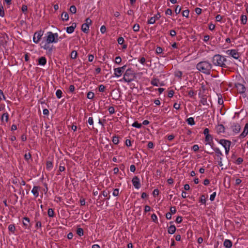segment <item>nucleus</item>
Listing matches in <instances>:
<instances>
[{"instance_id":"obj_44","label":"nucleus","mask_w":248,"mask_h":248,"mask_svg":"<svg viewBox=\"0 0 248 248\" xmlns=\"http://www.w3.org/2000/svg\"><path fill=\"white\" fill-rule=\"evenodd\" d=\"M133 29L134 31H138L140 30V25L138 24H135L133 27Z\"/></svg>"},{"instance_id":"obj_15","label":"nucleus","mask_w":248,"mask_h":248,"mask_svg":"<svg viewBox=\"0 0 248 248\" xmlns=\"http://www.w3.org/2000/svg\"><path fill=\"white\" fill-rule=\"evenodd\" d=\"M23 224L26 228H30L31 225H30V219L29 217H24L23 218Z\"/></svg>"},{"instance_id":"obj_40","label":"nucleus","mask_w":248,"mask_h":248,"mask_svg":"<svg viewBox=\"0 0 248 248\" xmlns=\"http://www.w3.org/2000/svg\"><path fill=\"white\" fill-rule=\"evenodd\" d=\"M119 138L117 136H114L112 139V142L114 144H117L119 143Z\"/></svg>"},{"instance_id":"obj_14","label":"nucleus","mask_w":248,"mask_h":248,"mask_svg":"<svg viewBox=\"0 0 248 248\" xmlns=\"http://www.w3.org/2000/svg\"><path fill=\"white\" fill-rule=\"evenodd\" d=\"M77 27V24L76 23H73L72 26L68 27L66 28V32L68 33H72L74 32L75 29Z\"/></svg>"},{"instance_id":"obj_59","label":"nucleus","mask_w":248,"mask_h":248,"mask_svg":"<svg viewBox=\"0 0 248 248\" xmlns=\"http://www.w3.org/2000/svg\"><path fill=\"white\" fill-rule=\"evenodd\" d=\"M159 194V190L157 188L155 189L153 192V195L154 197H155Z\"/></svg>"},{"instance_id":"obj_38","label":"nucleus","mask_w":248,"mask_h":248,"mask_svg":"<svg viewBox=\"0 0 248 248\" xmlns=\"http://www.w3.org/2000/svg\"><path fill=\"white\" fill-rule=\"evenodd\" d=\"M77 52L75 50H73L70 55L71 58L72 59H75L77 58Z\"/></svg>"},{"instance_id":"obj_60","label":"nucleus","mask_w":248,"mask_h":248,"mask_svg":"<svg viewBox=\"0 0 248 248\" xmlns=\"http://www.w3.org/2000/svg\"><path fill=\"white\" fill-rule=\"evenodd\" d=\"M181 11V7H179L178 5H177L176 7V8L175 9V12L176 15L179 14Z\"/></svg>"},{"instance_id":"obj_28","label":"nucleus","mask_w":248,"mask_h":248,"mask_svg":"<svg viewBox=\"0 0 248 248\" xmlns=\"http://www.w3.org/2000/svg\"><path fill=\"white\" fill-rule=\"evenodd\" d=\"M186 122L189 125H193L195 124L194 118L190 117L186 120Z\"/></svg>"},{"instance_id":"obj_61","label":"nucleus","mask_w":248,"mask_h":248,"mask_svg":"<svg viewBox=\"0 0 248 248\" xmlns=\"http://www.w3.org/2000/svg\"><path fill=\"white\" fill-rule=\"evenodd\" d=\"M105 86L103 85H100L99 86V91L100 92H104L105 89Z\"/></svg>"},{"instance_id":"obj_54","label":"nucleus","mask_w":248,"mask_h":248,"mask_svg":"<svg viewBox=\"0 0 248 248\" xmlns=\"http://www.w3.org/2000/svg\"><path fill=\"white\" fill-rule=\"evenodd\" d=\"M108 110L110 114H112L115 113V109L113 107H109L108 108Z\"/></svg>"},{"instance_id":"obj_52","label":"nucleus","mask_w":248,"mask_h":248,"mask_svg":"<svg viewBox=\"0 0 248 248\" xmlns=\"http://www.w3.org/2000/svg\"><path fill=\"white\" fill-rule=\"evenodd\" d=\"M156 53L157 54H161L163 52V49L162 47H160V46H157L156 48Z\"/></svg>"},{"instance_id":"obj_7","label":"nucleus","mask_w":248,"mask_h":248,"mask_svg":"<svg viewBox=\"0 0 248 248\" xmlns=\"http://www.w3.org/2000/svg\"><path fill=\"white\" fill-rule=\"evenodd\" d=\"M235 86L237 89V92L239 93L242 94L245 92L246 89L243 84L240 83H235Z\"/></svg>"},{"instance_id":"obj_35","label":"nucleus","mask_w":248,"mask_h":248,"mask_svg":"<svg viewBox=\"0 0 248 248\" xmlns=\"http://www.w3.org/2000/svg\"><path fill=\"white\" fill-rule=\"evenodd\" d=\"M77 233L80 236L83 235V230L81 228H78L77 230Z\"/></svg>"},{"instance_id":"obj_5","label":"nucleus","mask_w":248,"mask_h":248,"mask_svg":"<svg viewBox=\"0 0 248 248\" xmlns=\"http://www.w3.org/2000/svg\"><path fill=\"white\" fill-rule=\"evenodd\" d=\"M43 34V32L42 31H39L35 32L33 38V42L36 44L38 43L41 39Z\"/></svg>"},{"instance_id":"obj_6","label":"nucleus","mask_w":248,"mask_h":248,"mask_svg":"<svg viewBox=\"0 0 248 248\" xmlns=\"http://www.w3.org/2000/svg\"><path fill=\"white\" fill-rule=\"evenodd\" d=\"M50 43H48L46 42L44 46H41V48H43L44 49L46 50L47 51L46 54L48 55H51L52 49H53V46L50 45Z\"/></svg>"},{"instance_id":"obj_56","label":"nucleus","mask_w":248,"mask_h":248,"mask_svg":"<svg viewBox=\"0 0 248 248\" xmlns=\"http://www.w3.org/2000/svg\"><path fill=\"white\" fill-rule=\"evenodd\" d=\"M176 212V209L175 207L171 206L170 208V213H171V215L174 214Z\"/></svg>"},{"instance_id":"obj_20","label":"nucleus","mask_w":248,"mask_h":248,"mask_svg":"<svg viewBox=\"0 0 248 248\" xmlns=\"http://www.w3.org/2000/svg\"><path fill=\"white\" fill-rule=\"evenodd\" d=\"M46 63V59L45 57H41L38 59V64L41 65H45Z\"/></svg>"},{"instance_id":"obj_17","label":"nucleus","mask_w":248,"mask_h":248,"mask_svg":"<svg viewBox=\"0 0 248 248\" xmlns=\"http://www.w3.org/2000/svg\"><path fill=\"white\" fill-rule=\"evenodd\" d=\"M217 131L218 134L224 133L225 132V127L222 124H218L217 127Z\"/></svg>"},{"instance_id":"obj_34","label":"nucleus","mask_w":248,"mask_h":248,"mask_svg":"<svg viewBox=\"0 0 248 248\" xmlns=\"http://www.w3.org/2000/svg\"><path fill=\"white\" fill-rule=\"evenodd\" d=\"M132 126L136 128H140L142 126V124L139 123L137 121H136L132 124Z\"/></svg>"},{"instance_id":"obj_10","label":"nucleus","mask_w":248,"mask_h":248,"mask_svg":"<svg viewBox=\"0 0 248 248\" xmlns=\"http://www.w3.org/2000/svg\"><path fill=\"white\" fill-rule=\"evenodd\" d=\"M227 52H229V54L235 59H238L240 57L239 53L235 49L228 50Z\"/></svg>"},{"instance_id":"obj_45","label":"nucleus","mask_w":248,"mask_h":248,"mask_svg":"<svg viewBox=\"0 0 248 248\" xmlns=\"http://www.w3.org/2000/svg\"><path fill=\"white\" fill-rule=\"evenodd\" d=\"M189 11L188 10H186L183 11L182 15L183 16L188 17Z\"/></svg>"},{"instance_id":"obj_13","label":"nucleus","mask_w":248,"mask_h":248,"mask_svg":"<svg viewBox=\"0 0 248 248\" xmlns=\"http://www.w3.org/2000/svg\"><path fill=\"white\" fill-rule=\"evenodd\" d=\"M40 188V187L39 186H34L33 187L31 193L33 194V195L36 197H38L39 196V190Z\"/></svg>"},{"instance_id":"obj_9","label":"nucleus","mask_w":248,"mask_h":248,"mask_svg":"<svg viewBox=\"0 0 248 248\" xmlns=\"http://www.w3.org/2000/svg\"><path fill=\"white\" fill-rule=\"evenodd\" d=\"M132 184L136 189H139L140 187V184L139 178L138 176H135L132 180Z\"/></svg>"},{"instance_id":"obj_53","label":"nucleus","mask_w":248,"mask_h":248,"mask_svg":"<svg viewBox=\"0 0 248 248\" xmlns=\"http://www.w3.org/2000/svg\"><path fill=\"white\" fill-rule=\"evenodd\" d=\"M201 103L203 105L205 104L209 105V104L207 103V98L204 97H202L201 100Z\"/></svg>"},{"instance_id":"obj_24","label":"nucleus","mask_w":248,"mask_h":248,"mask_svg":"<svg viewBox=\"0 0 248 248\" xmlns=\"http://www.w3.org/2000/svg\"><path fill=\"white\" fill-rule=\"evenodd\" d=\"M110 192L107 190H104L102 192V195L107 198V200H109L110 198V196L109 195Z\"/></svg>"},{"instance_id":"obj_57","label":"nucleus","mask_w":248,"mask_h":248,"mask_svg":"<svg viewBox=\"0 0 248 248\" xmlns=\"http://www.w3.org/2000/svg\"><path fill=\"white\" fill-rule=\"evenodd\" d=\"M122 62V59L120 56H117L116 57L115 60V62L117 64H120Z\"/></svg>"},{"instance_id":"obj_27","label":"nucleus","mask_w":248,"mask_h":248,"mask_svg":"<svg viewBox=\"0 0 248 248\" xmlns=\"http://www.w3.org/2000/svg\"><path fill=\"white\" fill-rule=\"evenodd\" d=\"M8 230L10 232H11L13 234L15 233L16 227L14 224H10L8 226Z\"/></svg>"},{"instance_id":"obj_4","label":"nucleus","mask_w":248,"mask_h":248,"mask_svg":"<svg viewBox=\"0 0 248 248\" xmlns=\"http://www.w3.org/2000/svg\"><path fill=\"white\" fill-rule=\"evenodd\" d=\"M126 67V65H124L121 67L114 68V74L115 76L117 77H120L122 75V74L124 72V70L125 69Z\"/></svg>"},{"instance_id":"obj_8","label":"nucleus","mask_w":248,"mask_h":248,"mask_svg":"<svg viewBox=\"0 0 248 248\" xmlns=\"http://www.w3.org/2000/svg\"><path fill=\"white\" fill-rule=\"evenodd\" d=\"M46 42L48 43H57V40L55 39L53 35V33L51 31L47 32V36L46 38Z\"/></svg>"},{"instance_id":"obj_63","label":"nucleus","mask_w":248,"mask_h":248,"mask_svg":"<svg viewBox=\"0 0 248 248\" xmlns=\"http://www.w3.org/2000/svg\"><path fill=\"white\" fill-rule=\"evenodd\" d=\"M147 146L149 149H153L154 147V144L152 141H150L148 142Z\"/></svg>"},{"instance_id":"obj_48","label":"nucleus","mask_w":248,"mask_h":248,"mask_svg":"<svg viewBox=\"0 0 248 248\" xmlns=\"http://www.w3.org/2000/svg\"><path fill=\"white\" fill-rule=\"evenodd\" d=\"M31 155L30 153H28V154H26L24 155L25 159L27 161H28L31 158Z\"/></svg>"},{"instance_id":"obj_47","label":"nucleus","mask_w":248,"mask_h":248,"mask_svg":"<svg viewBox=\"0 0 248 248\" xmlns=\"http://www.w3.org/2000/svg\"><path fill=\"white\" fill-rule=\"evenodd\" d=\"M188 95L190 97H193L196 95V93L193 90H190L187 92Z\"/></svg>"},{"instance_id":"obj_23","label":"nucleus","mask_w":248,"mask_h":248,"mask_svg":"<svg viewBox=\"0 0 248 248\" xmlns=\"http://www.w3.org/2000/svg\"><path fill=\"white\" fill-rule=\"evenodd\" d=\"M61 18L63 21H67L69 19V15L67 12H63L61 15Z\"/></svg>"},{"instance_id":"obj_46","label":"nucleus","mask_w":248,"mask_h":248,"mask_svg":"<svg viewBox=\"0 0 248 248\" xmlns=\"http://www.w3.org/2000/svg\"><path fill=\"white\" fill-rule=\"evenodd\" d=\"M200 202H202L203 204H205L206 203V198L204 195H202L201 196Z\"/></svg>"},{"instance_id":"obj_41","label":"nucleus","mask_w":248,"mask_h":248,"mask_svg":"<svg viewBox=\"0 0 248 248\" xmlns=\"http://www.w3.org/2000/svg\"><path fill=\"white\" fill-rule=\"evenodd\" d=\"M62 91L61 90H58L56 92V95L58 98H61L62 96Z\"/></svg>"},{"instance_id":"obj_62","label":"nucleus","mask_w":248,"mask_h":248,"mask_svg":"<svg viewBox=\"0 0 248 248\" xmlns=\"http://www.w3.org/2000/svg\"><path fill=\"white\" fill-rule=\"evenodd\" d=\"M113 195L114 196H118L119 195V189L115 188L114 189L113 192Z\"/></svg>"},{"instance_id":"obj_64","label":"nucleus","mask_w":248,"mask_h":248,"mask_svg":"<svg viewBox=\"0 0 248 248\" xmlns=\"http://www.w3.org/2000/svg\"><path fill=\"white\" fill-rule=\"evenodd\" d=\"M192 149L194 151L196 152V151H198V150H199V146H198V145H197V144H195V145H194L192 146Z\"/></svg>"},{"instance_id":"obj_21","label":"nucleus","mask_w":248,"mask_h":248,"mask_svg":"<svg viewBox=\"0 0 248 248\" xmlns=\"http://www.w3.org/2000/svg\"><path fill=\"white\" fill-rule=\"evenodd\" d=\"M81 30L83 32L88 33L89 31V27L87 24H83L81 26Z\"/></svg>"},{"instance_id":"obj_43","label":"nucleus","mask_w":248,"mask_h":248,"mask_svg":"<svg viewBox=\"0 0 248 248\" xmlns=\"http://www.w3.org/2000/svg\"><path fill=\"white\" fill-rule=\"evenodd\" d=\"M155 16L151 17L149 20L148 21L147 23L150 24H152L155 23Z\"/></svg>"},{"instance_id":"obj_22","label":"nucleus","mask_w":248,"mask_h":248,"mask_svg":"<svg viewBox=\"0 0 248 248\" xmlns=\"http://www.w3.org/2000/svg\"><path fill=\"white\" fill-rule=\"evenodd\" d=\"M7 43V41L6 40L5 36L3 35L0 36V46H4L6 45Z\"/></svg>"},{"instance_id":"obj_58","label":"nucleus","mask_w":248,"mask_h":248,"mask_svg":"<svg viewBox=\"0 0 248 248\" xmlns=\"http://www.w3.org/2000/svg\"><path fill=\"white\" fill-rule=\"evenodd\" d=\"M117 41H118V43L119 44L122 45V44H123L124 40V39L122 37H120L118 38Z\"/></svg>"},{"instance_id":"obj_31","label":"nucleus","mask_w":248,"mask_h":248,"mask_svg":"<svg viewBox=\"0 0 248 248\" xmlns=\"http://www.w3.org/2000/svg\"><path fill=\"white\" fill-rule=\"evenodd\" d=\"M213 140V137L211 135H207L206 136H205V141H206L207 143L210 142V141H212Z\"/></svg>"},{"instance_id":"obj_37","label":"nucleus","mask_w":248,"mask_h":248,"mask_svg":"<svg viewBox=\"0 0 248 248\" xmlns=\"http://www.w3.org/2000/svg\"><path fill=\"white\" fill-rule=\"evenodd\" d=\"M101 195H100L98 197V199H97V201H96V205L98 206H102L103 204V202H104V200H100V201H98L99 199L101 197Z\"/></svg>"},{"instance_id":"obj_11","label":"nucleus","mask_w":248,"mask_h":248,"mask_svg":"<svg viewBox=\"0 0 248 248\" xmlns=\"http://www.w3.org/2000/svg\"><path fill=\"white\" fill-rule=\"evenodd\" d=\"M218 142L222 145L224 148H225V147H228L229 146H230L231 144V142L230 140L224 139L220 140Z\"/></svg>"},{"instance_id":"obj_42","label":"nucleus","mask_w":248,"mask_h":248,"mask_svg":"<svg viewBox=\"0 0 248 248\" xmlns=\"http://www.w3.org/2000/svg\"><path fill=\"white\" fill-rule=\"evenodd\" d=\"M27 10H28V7H27V6L26 5H23L22 7H21V11H22V12L25 15H26V13L27 12Z\"/></svg>"},{"instance_id":"obj_1","label":"nucleus","mask_w":248,"mask_h":248,"mask_svg":"<svg viewBox=\"0 0 248 248\" xmlns=\"http://www.w3.org/2000/svg\"><path fill=\"white\" fill-rule=\"evenodd\" d=\"M212 65L207 61H202L197 63L196 68L200 72L206 75H210Z\"/></svg>"},{"instance_id":"obj_12","label":"nucleus","mask_w":248,"mask_h":248,"mask_svg":"<svg viewBox=\"0 0 248 248\" xmlns=\"http://www.w3.org/2000/svg\"><path fill=\"white\" fill-rule=\"evenodd\" d=\"M248 134V123H247L245 124L244 130L243 132L239 136V138L240 139L244 138Z\"/></svg>"},{"instance_id":"obj_51","label":"nucleus","mask_w":248,"mask_h":248,"mask_svg":"<svg viewBox=\"0 0 248 248\" xmlns=\"http://www.w3.org/2000/svg\"><path fill=\"white\" fill-rule=\"evenodd\" d=\"M243 159L242 157H238L236 159L235 163L237 165H240L243 162Z\"/></svg>"},{"instance_id":"obj_29","label":"nucleus","mask_w":248,"mask_h":248,"mask_svg":"<svg viewBox=\"0 0 248 248\" xmlns=\"http://www.w3.org/2000/svg\"><path fill=\"white\" fill-rule=\"evenodd\" d=\"M158 82H159V79H157V78H154L151 81V84L152 85H153V86H158Z\"/></svg>"},{"instance_id":"obj_25","label":"nucleus","mask_w":248,"mask_h":248,"mask_svg":"<svg viewBox=\"0 0 248 248\" xmlns=\"http://www.w3.org/2000/svg\"><path fill=\"white\" fill-rule=\"evenodd\" d=\"M4 117H5V122H8L9 120V114L7 112L4 113L1 117V122H4Z\"/></svg>"},{"instance_id":"obj_2","label":"nucleus","mask_w":248,"mask_h":248,"mask_svg":"<svg viewBox=\"0 0 248 248\" xmlns=\"http://www.w3.org/2000/svg\"><path fill=\"white\" fill-rule=\"evenodd\" d=\"M226 61V59L224 56L219 54L214 55L212 60V62L214 65L225 68L228 67L225 63Z\"/></svg>"},{"instance_id":"obj_33","label":"nucleus","mask_w":248,"mask_h":248,"mask_svg":"<svg viewBox=\"0 0 248 248\" xmlns=\"http://www.w3.org/2000/svg\"><path fill=\"white\" fill-rule=\"evenodd\" d=\"M213 150L216 154V156H221L223 155L222 152L218 148L216 147Z\"/></svg>"},{"instance_id":"obj_19","label":"nucleus","mask_w":248,"mask_h":248,"mask_svg":"<svg viewBox=\"0 0 248 248\" xmlns=\"http://www.w3.org/2000/svg\"><path fill=\"white\" fill-rule=\"evenodd\" d=\"M176 230L175 226L174 225H171L168 227V232L169 234H172L175 232Z\"/></svg>"},{"instance_id":"obj_55","label":"nucleus","mask_w":248,"mask_h":248,"mask_svg":"<svg viewBox=\"0 0 248 248\" xmlns=\"http://www.w3.org/2000/svg\"><path fill=\"white\" fill-rule=\"evenodd\" d=\"M151 218L153 220V221L154 222H155V223H157V216L155 214H153L152 215Z\"/></svg>"},{"instance_id":"obj_36","label":"nucleus","mask_w":248,"mask_h":248,"mask_svg":"<svg viewBox=\"0 0 248 248\" xmlns=\"http://www.w3.org/2000/svg\"><path fill=\"white\" fill-rule=\"evenodd\" d=\"M70 12L72 14H75L77 12V8L75 5H72L69 9Z\"/></svg>"},{"instance_id":"obj_18","label":"nucleus","mask_w":248,"mask_h":248,"mask_svg":"<svg viewBox=\"0 0 248 248\" xmlns=\"http://www.w3.org/2000/svg\"><path fill=\"white\" fill-rule=\"evenodd\" d=\"M223 245L226 248H231L232 247V243L230 240L225 239Z\"/></svg>"},{"instance_id":"obj_3","label":"nucleus","mask_w":248,"mask_h":248,"mask_svg":"<svg viewBox=\"0 0 248 248\" xmlns=\"http://www.w3.org/2000/svg\"><path fill=\"white\" fill-rule=\"evenodd\" d=\"M136 78V74L134 71L131 68H128L124 74L123 80L125 82L129 83L134 80Z\"/></svg>"},{"instance_id":"obj_32","label":"nucleus","mask_w":248,"mask_h":248,"mask_svg":"<svg viewBox=\"0 0 248 248\" xmlns=\"http://www.w3.org/2000/svg\"><path fill=\"white\" fill-rule=\"evenodd\" d=\"M48 216L49 217H53L54 216V212L52 208H49L47 212Z\"/></svg>"},{"instance_id":"obj_49","label":"nucleus","mask_w":248,"mask_h":248,"mask_svg":"<svg viewBox=\"0 0 248 248\" xmlns=\"http://www.w3.org/2000/svg\"><path fill=\"white\" fill-rule=\"evenodd\" d=\"M217 158L218 159V165L220 166V167H221L223 166V164H222V158L221 157V156H217Z\"/></svg>"},{"instance_id":"obj_16","label":"nucleus","mask_w":248,"mask_h":248,"mask_svg":"<svg viewBox=\"0 0 248 248\" xmlns=\"http://www.w3.org/2000/svg\"><path fill=\"white\" fill-rule=\"evenodd\" d=\"M241 130V126L238 124H234L232 126V131L235 133H238Z\"/></svg>"},{"instance_id":"obj_50","label":"nucleus","mask_w":248,"mask_h":248,"mask_svg":"<svg viewBox=\"0 0 248 248\" xmlns=\"http://www.w3.org/2000/svg\"><path fill=\"white\" fill-rule=\"evenodd\" d=\"M87 97L88 99H93L94 97V93L93 92H89L87 93Z\"/></svg>"},{"instance_id":"obj_39","label":"nucleus","mask_w":248,"mask_h":248,"mask_svg":"<svg viewBox=\"0 0 248 248\" xmlns=\"http://www.w3.org/2000/svg\"><path fill=\"white\" fill-rule=\"evenodd\" d=\"M183 73L181 71H177L175 72L174 75L176 77H178L180 78H181L182 77Z\"/></svg>"},{"instance_id":"obj_30","label":"nucleus","mask_w":248,"mask_h":248,"mask_svg":"<svg viewBox=\"0 0 248 248\" xmlns=\"http://www.w3.org/2000/svg\"><path fill=\"white\" fill-rule=\"evenodd\" d=\"M53 167V164L51 161H47L46 164V168L48 170H50Z\"/></svg>"},{"instance_id":"obj_26","label":"nucleus","mask_w":248,"mask_h":248,"mask_svg":"<svg viewBox=\"0 0 248 248\" xmlns=\"http://www.w3.org/2000/svg\"><path fill=\"white\" fill-rule=\"evenodd\" d=\"M241 22L243 25H245L247 22V16L246 15H242L241 16Z\"/></svg>"}]
</instances>
